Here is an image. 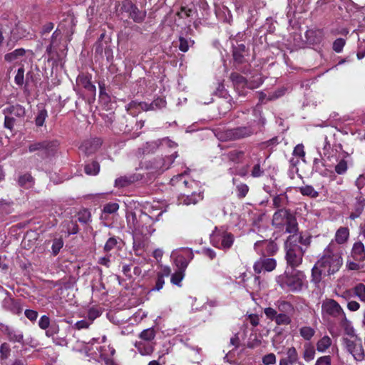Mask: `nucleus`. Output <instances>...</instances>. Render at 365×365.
Listing matches in <instances>:
<instances>
[{"mask_svg": "<svg viewBox=\"0 0 365 365\" xmlns=\"http://www.w3.org/2000/svg\"><path fill=\"white\" fill-rule=\"evenodd\" d=\"M163 212L161 211L154 218L143 212L136 213L133 211H128L126 212L127 227L133 235L134 245L140 247L155 232L154 224L159 220Z\"/></svg>", "mask_w": 365, "mask_h": 365, "instance_id": "1", "label": "nucleus"}, {"mask_svg": "<svg viewBox=\"0 0 365 365\" xmlns=\"http://www.w3.org/2000/svg\"><path fill=\"white\" fill-rule=\"evenodd\" d=\"M341 255V247L331 241L312 268V281L317 284L320 282L322 274L330 275L338 272L343 264Z\"/></svg>", "mask_w": 365, "mask_h": 365, "instance_id": "2", "label": "nucleus"}, {"mask_svg": "<svg viewBox=\"0 0 365 365\" xmlns=\"http://www.w3.org/2000/svg\"><path fill=\"white\" fill-rule=\"evenodd\" d=\"M255 118L249 122L248 125L240 126L232 129H217L215 136L221 141L236 140L247 138L257 133V128L264 124V119L261 116V111L254 109Z\"/></svg>", "mask_w": 365, "mask_h": 365, "instance_id": "3", "label": "nucleus"}, {"mask_svg": "<svg viewBox=\"0 0 365 365\" xmlns=\"http://www.w3.org/2000/svg\"><path fill=\"white\" fill-rule=\"evenodd\" d=\"M276 282L282 289L292 292H299L307 287L306 275L295 269H286L276 277Z\"/></svg>", "mask_w": 365, "mask_h": 365, "instance_id": "4", "label": "nucleus"}, {"mask_svg": "<svg viewBox=\"0 0 365 365\" xmlns=\"http://www.w3.org/2000/svg\"><path fill=\"white\" fill-rule=\"evenodd\" d=\"M272 225L290 234H295L298 230V225L295 217L287 210L279 209L274 212L272 217Z\"/></svg>", "mask_w": 365, "mask_h": 365, "instance_id": "5", "label": "nucleus"}, {"mask_svg": "<svg viewBox=\"0 0 365 365\" xmlns=\"http://www.w3.org/2000/svg\"><path fill=\"white\" fill-rule=\"evenodd\" d=\"M294 236H289L284 243L286 250L285 259L287 263L292 269L299 267L302 262L305 250L300 245L294 243Z\"/></svg>", "mask_w": 365, "mask_h": 365, "instance_id": "6", "label": "nucleus"}, {"mask_svg": "<svg viewBox=\"0 0 365 365\" xmlns=\"http://www.w3.org/2000/svg\"><path fill=\"white\" fill-rule=\"evenodd\" d=\"M353 339L343 338L342 344L346 351L349 352L356 361L361 362L365 359V351L362 346L361 339L354 334V329L348 332Z\"/></svg>", "mask_w": 365, "mask_h": 365, "instance_id": "7", "label": "nucleus"}, {"mask_svg": "<svg viewBox=\"0 0 365 365\" xmlns=\"http://www.w3.org/2000/svg\"><path fill=\"white\" fill-rule=\"evenodd\" d=\"M318 153L322 158V164L324 167L331 168L334 165V159L336 160L337 149L331 147L330 143L327 136L323 137L318 143Z\"/></svg>", "mask_w": 365, "mask_h": 365, "instance_id": "8", "label": "nucleus"}, {"mask_svg": "<svg viewBox=\"0 0 365 365\" xmlns=\"http://www.w3.org/2000/svg\"><path fill=\"white\" fill-rule=\"evenodd\" d=\"M5 115L4 126L12 130L16 119L23 120L26 115V109L19 104L9 105L4 109Z\"/></svg>", "mask_w": 365, "mask_h": 365, "instance_id": "9", "label": "nucleus"}, {"mask_svg": "<svg viewBox=\"0 0 365 365\" xmlns=\"http://www.w3.org/2000/svg\"><path fill=\"white\" fill-rule=\"evenodd\" d=\"M230 78L240 96L246 95L245 88L255 89L262 83V80L260 77H257V80L253 82L247 81L242 76L237 73H232Z\"/></svg>", "mask_w": 365, "mask_h": 365, "instance_id": "10", "label": "nucleus"}, {"mask_svg": "<svg viewBox=\"0 0 365 365\" xmlns=\"http://www.w3.org/2000/svg\"><path fill=\"white\" fill-rule=\"evenodd\" d=\"M211 242L215 247L227 250L232 247L234 242V237L225 230L216 228L211 235Z\"/></svg>", "mask_w": 365, "mask_h": 365, "instance_id": "11", "label": "nucleus"}, {"mask_svg": "<svg viewBox=\"0 0 365 365\" xmlns=\"http://www.w3.org/2000/svg\"><path fill=\"white\" fill-rule=\"evenodd\" d=\"M192 251L187 247H182L172 252L171 257L178 269H186L190 262L193 259Z\"/></svg>", "mask_w": 365, "mask_h": 365, "instance_id": "12", "label": "nucleus"}, {"mask_svg": "<svg viewBox=\"0 0 365 365\" xmlns=\"http://www.w3.org/2000/svg\"><path fill=\"white\" fill-rule=\"evenodd\" d=\"M322 313L334 318L346 319L345 313L338 302L331 299H327L322 302Z\"/></svg>", "mask_w": 365, "mask_h": 365, "instance_id": "13", "label": "nucleus"}, {"mask_svg": "<svg viewBox=\"0 0 365 365\" xmlns=\"http://www.w3.org/2000/svg\"><path fill=\"white\" fill-rule=\"evenodd\" d=\"M160 145L175 147L176 144L168 138H163L161 140L147 142L141 148H140V151L143 155L150 154L156 150Z\"/></svg>", "mask_w": 365, "mask_h": 365, "instance_id": "14", "label": "nucleus"}, {"mask_svg": "<svg viewBox=\"0 0 365 365\" xmlns=\"http://www.w3.org/2000/svg\"><path fill=\"white\" fill-rule=\"evenodd\" d=\"M276 266L277 262L274 259L262 257L255 262L253 268L255 273L260 274L262 272H272Z\"/></svg>", "mask_w": 365, "mask_h": 365, "instance_id": "15", "label": "nucleus"}, {"mask_svg": "<svg viewBox=\"0 0 365 365\" xmlns=\"http://www.w3.org/2000/svg\"><path fill=\"white\" fill-rule=\"evenodd\" d=\"M255 250L262 255H273L277 250V245L268 240H259L255 243Z\"/></svg>", "mask_w": 365, "mask_h": 365, "instance_id": "16", "label": "nucleus"}, {"mask_svg": "<svg viewBox=\"0 0 365 365\" xmlns=\"http://www.w3.org/2000/svg\"><path fill=\"white\" fill-rule=\"evenodd\" d=\"M178 154L175 153L167 156L165 158H159L155 160L153 165L150 168L157 172H163L169 168L170 165L173 163L174 160L177 158Z\"/></svg>", "mask_w": 365, "mask_h": 365, "instance_id": "17", "label": "nucleus"}, {"mask_svg": "<svg viewBox=\"0 0 365 365\" xmlns=\"http://www.w3.org/2000/svg\"><path fill=\"white\" fill-rule=\"evenodd\" d=\"M91 79L90 75L81 73L76 78V83L77 86L84 88L92 94H95L96 91V86L92 84Z\"/></svg>", "mask_w": 365, "mask_h": 365, "instance_id": "18", "label": "nucleus"}, {"mask_svg": "<svg viewBox=\"0 0 365 365\" xmlns=\"http://www.w3.org/2000/svg\"><path fill=\"white\" fill-rule=\"evenodd\" d=\"M351 255L356 262H364L365 260V247L364 244L360 241L354 242Z\"/></svg>", "mask_w": 365, "mask_h": 365, "instance_id": "19", "label": "nucleus"}, {"mask_svg": "<svg viewBox=\"0 0 365 365\" xmlns=\"http://www.w3.org/2000/svg\"><path fill=\"white\" fill-rule=\"evenodd\" d=\"M203 198V195L201 192H193L191 195H185L183 194L180 195L178 198V201L180 204H183L185 205H195Z\"/></svg>", "mask_w": 365, "mask_h": 365, "instance_id": "20", "label": "nucleus"}, {"mask_svg": "<svg viewBox=\"0 0 365 365\" xmlns=\"http://www.w3.org/2000/svg\"><path fill=\"white\" fill-rule=\"evenodd\" d=\"M141 178L139 175H125L118 178L115 180V186L116 187H124L128 186L131 183H133L138 180H139Z\"/></svg>", "mask_w": 365, "mask_h": 365, "instance_id": "21", "label": "nucleus"}, {"mask_svg": "<svg viewBox=\"0 0 365 365\" xmlns=\"http://www.w3.org/2000/svg\"><path fill=\"white\" fill-rule=\"evenodd\" d=\"M349 238V230L345 227H340L336 232L334 240H332L336 245L346 243Z\"/></svg>", "mask_w": 365, "mask_h": 365, "instance_id": "22", "label": "nucleus"}, {"mask_svg": "<svg viewBox=\"0 0 365 365\" xmlns=\"http://www.w3.org/2000/svg\"><path fill=\"white\" fill-rule=\"evenodd\" d=\"M135 347L143 356H149L154 351V344L152 342L143 341H136L135 343Z\"/></svg>", "mask_w": 365, "mask_h": 365, "instance_id": "23", "label": "nucleus"}, {"mask_svg": "<svg viewBox=\"0 0 365 365\" xmlns=\"http://www.w3.org/2000/svg\"><path fill=\"white\" fill-rule=\"evenodd\" d=\"M6 334L8 339L11 342H18L24 344V334L19 329L7 327L6 329Z\"/></svg>", "mask_w": 365, "mask_h": 365, "instance_id": "24", "label": "nucleus"}, {"mask_svg": "<svg viewBox=\"0 0 365 365\" xmlns=\"http://www.w3.org/2000/svg\"><path fill=\"white\" fill-rule=\"evenodd\" d=\"M315 348L310 342L304 343L302 349V357L307 362L314 360L315 357Z\"/></svg>", "mask_w": 365, "mask_h": 365, "instance_id": "25", "label": "nucleus"}, {"mask_svg": "<svg viewBox=\"0 0 365 365\" xmlns=\"http://www.w3.org/2000/svg\"><path fill=\"white\" fill-rule=\"evenodd\" d=\"M26 50L24 48H17L14 51L5 55V60L8 62H19L24 60Z\"/></svg>", "mask_w": 365, "mask_h": 365, "instance_id": "26", "label": "nucleus"}, {"mask_svg": "<svg viewBox=\"0 0 365 365\" xmlns=\"http://www.w3.org/2000/svg\"><path fill=\"white\" fill-rule=\"evenodd\" d=\"M227 159L235 164H240L245 159V153L243 150H233L226 154Z\"/></svg>", "mask_w": 365, "mask_h": 365, "instance_id": "27", "label": "nucleus"}, {"mask_svg": "<svg viewBox=\"0 0 365 365\" xmlns=\"http://www.w3.org/2000/svg\"><path fill=\"white\" fill-rule=\"evenodd\" d=\"M185 174V173H182V174L178 175L173 178L171 179L172 184L173 185H178V184L180 185V184L182 183V184H184V185L185 187H190L191 188H192L194 186L197 187V183L196 182H195L194 180H188L187 179H183Z\"/></svg>", "mask_w": 365, "mask_h": 365, "instance_id": "28", "label": "nucleus"}, {"mask_svg": "<svg viewBox=\"0 0 365 365\" xmlns=\"http://www.w3.org/2000/svg\"><path fill=\"white\" fill-rule=\"evenodd\" d=\"M246 46L244 44H239L233 48V58L234 60L241 63L244 61V57L246 53Z\"/></svg>", "mask_w": 365, "mask_h": 365, "instance_id": "29", "label": "nucleus"}, {"mask_svg": "<svg viewBox=\"0 0 365 365\" xmlns=\"http://www.w3.org/2000/svg\"><path fill=\"white\" fill-rule=\"evenodd\" d=\"M331 339L329 336H324L317 342V350L320 353H324L331 346Z\"/></svg>", "mask_w": 365, "mask_h": 365, "instance_id": "30", "label": "nucleus"}, {"mask_svg": "<svg viewBox=\"0 0 365 365\" xmlns=\"http://www.w3.org/2000/svg\"><path fill=\"white\" fill-rule=\"evenodd\" d=\"M336 160L334 159V165L331 167H334L335 172L339 175L344 174L348 168L347 162L344 158L339 159V156L336 155Z\"/></svg>", "mask_w": 365, "mask_h": 365, "instance_id": "31", "label": "nucleus"}, {"mask_svg": "<svg viewBox=\"0 0 365 365\" xmlns=\"http://www.w3.org/2000/svg\"><path fill=\"white\" fill-rule=\"evenodd\" d=\"M166 105V101L161 98L155 99L149 106L147 104H139L143 109L145 110H155L164 108Z\"/></svg>", "mask_w": 365, "mask_h": 365, "instance_id": "32", "label": "nucleus"}, {"mask_svg": "<svg viewBox=\"0 0 365 365\" xmlns=\"http://www.w3.org/2000/svg\"><path fill=\"white\" fill-rule=\"evenodd\" d=\"M3 307L14 313H19L21 312V309L19 307V306L16 303V302L11 299V297H6L4 298V299L2 302Z\"/></svg>", "mask_w": 365, "mask_h": 365, "instance_id": "33", "label": "nucleus"}, {"mask_svg": "<svg viewBox=\"0 0 365 365\" xmlns=\"http://www.w3.org/2000/svg\"><path fill=\"white\" fill-rule=\"evenodd\" d=\"M60 38L61 32L58 30L55 31L52 34L51 43L46 48V51L50 56H51L54 52H56L55 49L58 45Z\"/></svg>", "mask_w": 365, "mask_h": 365, "instance_id": "34", "label": "nucleus"}, {"mask_svg": "<svg viewBox=\"0 0 365 365\" xmlns=\"http://www.w3.org/2000/svg\"><path fill=\"white\" fill-rule=\"evenodd\" d=\"M275 306L280 313L289 314L294 310L293 305L290 302L284 300L277 301Z\"/></svg>", "mask_w": 365, "mask_h": 365, "instance_id": "35", "label": "nucleus"}, {"mask_svg": "<svg viewBox=\"0 0 365 365\" xmlns=\"http://www.w3.org/2000/svg\"><path fill=\"white\" fill-rule=\"evenodd\" d=\"M130 16L134 21L140 23L144 20L145 17V13L140 11L135 6L131 5Z\"/></svg>", "mask_w": 365, "mask_h": 365, "instance_id": "36", "label": "nucleus"}, {"mask_svg": "<svg viewBox=\"0 0 365 365\" xmlns=\"http://www.w3.org/2000/svg\"><path fill=\"white\" fill-rule=\"evenodd\" d=\"M155 334L156 333L153 328H148L142 331L139 334V337L143 341L151 342L155 339Z\"/></svg>", "mask_w": 365, "mask_h": 365, "instance_id": "37", "label": "nucleus"}, {"mask_svg": "<svg viewBox=\"0 0 365 365\" xmlns=\"http://www.w3.org/2000/svg\"><path fill=\"white\" fill-rule=\"evenodd\" d=\"M299 334L300 336L307 341L311 340V339L314 336L315 334V330L309 326H304L302 327L299 330Z\"/></svg>", "mask_w": 365, "mask_h": 365, "instance_id": "38", "label": "nucleus"}, {"mask_svg": "<svg viewBox=\"0 0 365 365\" xmlns=\"http://www.w3.org/2000/svg\"><path fill=\"white\" fill-rule=\"evenodd\" d=\"M96 349L99 351L100 356L103 360L108 358V356H112L115 354V349L109 346H96Z\"/></svg>", "mask_w": 365, "mask_h": 365, "instance_id": "39", "label": "nucleus"}, {"mask_svg": "<svg viewBox=\"0 0 365 365\" xmlns=\"http://www.w3.org/2000/svg\"><path fill=\"white\" fill-rule=\"evenodd\" d=\"M185 271L183 269H178L175 273H173L171 276V282L173 284H175L178 287H181V282L185 277Z\"/></svg>", "mask_w": 365, "mask_h": 365, "instance_id": "40", "label": "nucleus"}, {"mask_svg": "<svg viewBox=\"0 0 365 365\" xmlns=\"http://www.w3.org/2000/svg\"><path fill=\"white\" fill-rule=\"evenodd\" d=\"M63 245L64 242L61 237L54 238L51 245L52 255L56 256L63 248Z\"/></svg>", "mask_w": 365, "mask_h": 365, "instance_id": "41", "label": "nucleus"}, {"mask_svg": "<svg viewBox=\"0 0 365 365\" xmlns=\"http://www.w3.org/2000/svg\"><path fill=\"white\" fill-rule=\"evenodd\" d=\"M274 322L277 325H289L292 322V319L289 314L279 313Z\"/></svg>", "mask_w": 365, "mask_h": 365, "instance_id": "42", "label": "nucleus"}, {"mask_svg": "<svg viewBox=\"0 0 365 365\" xmlns=\"http://www.w3.org/2000/svg\"><path fill=\"white\" fill-rule=\"evenodd\" d=\"M91 215L89 210L83 209L80 210L77 214V220L79 222L86 224L90 222Z\"/></svg>", "mask_w": 365, "mask_h": 365, "instance_id": "43", "label": "nucleus"}, {"mask_svg": "<svg viewBox=\"0 0 365 365\" xmlns=\"http://www.w3.org/2000/svg\"><path fill=\"white\" fill-rule=\"evenodd\" d=\"M299 192L305 196H309L310 197H317L319 195L317 191H316L314 187L311 185H305L303 187H300Z\"/></svg>", "mask_w": 365, "mask_h": 365, "instance_id": "44", "label": "nucleus"}, {"mask_svg": "<svg viewBox=\"0 0 365 365\" xmlns=\"http://www.w3.org/2000/svg\"><path fill=\"white\" fill-rule=\"evenodd\" d=\"M100 170V165L97 162H92L85 166V172L87 175H96Z\"/></svg>", "mask_w": 365, "mask_h": 365, "instance_id": "45", "label": "nucleus"}, {"mask_svg": "<svg viewBox=\"0 0 365 365\" xmlns=\"http://www.w3.org/2000/svg\"><path fill=\"white\" fill-rule=\"evenodd\" d=\"M354 293L361 302H365V285L362 283L357 284L354 288Z\"/></svg>", "mask_w": 365, "mask_h": 365, "instance_id": "46", "label": "nucleus"}, {"mask_svg": "<svg viewBox=\"0 0 365 365\" xmlns=\"http://www.w3.org/2000/svg\"><path fill=\"white\" fill-rule=\"evenodd\" d=\"M179 49L182 52L187 51L189 48L194 44V41L191 40L190 38H185L182 36L179 38Z\"/></svg>", "mask_w": 365, "mask_h": 365, "instance_id": "47", "label": "nucleus"}, {"mask_svg": "<svg viewBox=\"0 0 365 365\" xmlns=\"http://www.w3.org/2000/svg\"><path fill=\"white\" fill-rule=\"evenodd\" d=\"M19 184L26 188L30 187L33 184V178L30 174H24L19 178Z\"/></svg>", "mask_w": 365, "mask_h": 365, "instance_id": "48", "label": "nucleus"}, {"mask_svg": "<svg viewBox=\"0 0 365 365\" xmlns=\"http://www.w3.org/2000/svg\"><path fill=\"white\" fill-rule=\"evenodd\" d=\"M49 146L50 143L48 142L35 143L29 145V150L34 152L36 150H48Z\"/></svg>", "mask_w": 365, "mask_h": 365, "instance_id": "49", "label": "nucleus"}, {"mask_svg": "<svg viewBox=\"0 0 365 365\" xmlns=\"http://www.w3.org/2000/svg\"><path fill=\"white\" fill-rule=\"evenodd\" d=\"M250 165L248 163L242 166H237L234 168L232 173L235 175H240L241 177H245L249 173Z\"/></svg>", "mask_w": 365, "mask_h": 365, "instance_id": "50", "label": "nucleus"}, {"mask_svg": "<svg viewBox=\"0 0 365 365\" xmlns=\"http://www.w3.org/2000/svg\"><path fill=\"white\" fill-rule=\"evenodd\" d=\"M286 357L287 359H289V361H292L294 362H297L298 360V354L297 351V349L294 347H289L286 349Z\"/></svg>", "mask_w": 365, "mask_h": 365, "instance_id": "51", "label": "nucleus"}, {"mask_svg": "<svg viewBox=\"0 0 365 365\" xmlns=\"http://www.w3.org/2000/svg\"><path fill=\"white\" fill-rule=\"evenodd\" d=\"M263 174L264 170L261 168L260 160H258L251 170V176L253 178H259L262 176Z\"/></svg>", "mask_w": 365, "mask_h": 365, "instance_id": "52", "label": "nucleus"}, {"mask_svg": "<svg viewBox=\"0 0 365 365\" xmlns=\"http://www.w3.org/2000/svg\"><path fill=\"white\" fill-rule=\"evenodd\" d=\"M47 117V111L45 109L40 110L36 117L35 122L37 126H42Z\"/></svg>", "mask_w": 365, "mask_h": 365, "instance_id": "53", "label": "nucleus"}, {"mask_svg": "<svg viewBox=\"0 0 365 365\" xmlns=\"http://www.w3.org/2000/svg\"><path fill=\"white\" fill-rule=\"evenodd\" d=\"M276 356L273 353L267 354L262 359V361L264 365H273L276 363Z\"/></svg>", "mask_w": 365, "mask_h": 365, "instance_id": "54", "label": "nucleus"}, {"mask_svg": "<svg viewBox=\"0 0 365 365\" xmlns=\"http://www.w3.org/2000/svg\"><path fill=\"white\" fill-rule=\"evenodd\" d=\"M249 191V187L246 184L241 183L237 186V195L240 198H243L246 196Z\"/></svg>", "mask_w": 365, "mask_h": 365, "instance_id": "55", "label": "nucleus"}, {"mask_svg": "<svg viewBox=\"0 0 365 365\" xmlns=\"http://www.w3.org/2000/svg\"><path fill=\"white\" fill-rule=\"evenodd\" d=\"M119 205L115 202H109L104 205L103 212L105 213L112 214L118 211Z\"/></svg>", "mask_w": 365, "mask_h": 365, "instance_id": "56", "label": "nucleus"}, {"mask_svg": "<svg viewBox=\"0 0 365 365\" xmlns=\"http://www.w3.org/2000/svg\"><path fill=\"white\" fill-rule=\"evenodd\" d=\"M14 81L18 86H22L24 82V68L23 66L19 68L14 78Z\"/></svg>", "mask_w": 365, "mask_h": 365, "instance_id": "57", "label": "nucleus"}, {"mask_svg": "<svg viewBox=\"0 0 365 365\" xmlns=\"http://www.w3.org/2000/svg\"><path fill=\"white\" fill-rule=\"evenodd\" d=\"M10 346L6 343H3L0 346V356L3 359H7L10 355Z\"/></svg>", "mask_w": 365, "mask_h": 365, "instance_id": "58", "label": "nucleus"}, {"mask_svg": "<svg viewBox=\"0 0 365 365\" xmlns=\"http://www.w3.org/2000/svg\"><path fill=\"white\" fill-rule=\"evenodd\" d=\"M117 243L118 240L115 237H110L105 244L104 250L106 252H110L114 249V247L117 245Z\"/></svg>", "mask_w": 365, "mask_h": 365, "instance_id": "59", "label": "nucleus"}, {"mask_svg": "<svg viewBox=\"0 0 365 365\" xmlns=\"http://www.w3.org/2000/svg\"><path fill=\"white\" fill-rule=\"evenodd\" d=\"M345 45L344 39L339 38L336 39L333 43V49L336 53H340Z\"/></svg>", "mask_w": 365, "mask_h": 365, "instance_id": "60", "label": "nucleus"}, {"mask_svg": "<svg viewBox=\"0 0 365 365\" xmlns=\"http://www.w3.org/2000/svg\"><path fill=\"white\" fill-rule=\"evenodd\" d=\"M101 312L96 308H91L88 312V319L92 323L101 315Z\"/></svg>", "mask_w": 365, "mask_h": 365, "instance_id": "61", "label": "nucleus"}, {"mask_svg": "<svg viewBox=\"0 0 365 365\" xmlns=\"http://www.w3.org/2000/svg\"><path fill=\"white\" fill-rule=\"evenodd\" d=\"M315 365H331V356L326 355L319 357L315 362Z\"/></svg>", "mask_w": 365, "mask_h": 365, "instance_id": "62", "label": "nucleus"}, {"mask_svg": "<svg viewBox=\"0 0 365 365\" xmlns=\"http://www.w3.org/2000/svg\"><path fill=\"white\" fill-rule=\"evenodd\" d=\"M264 313L268 319L274 321L275 320L278 314L277 310L272 307L265 308L264 310Z\"/></svg>", "mask_w": 365, "mask_h": 365, "instance_id": "63", "label": "nucleus"}, {"mask_svg": "<svg viewBox=\"0 0 365 365\" xmlns=\"http://www.w3.org/2000/svg\"><path fill=\"white\" fill-rule=\"evenodd\" d=\"M50 319L46 315L42 316L38 321V326L42 329H47L49 327Z\"/></svg>", "mask_w": 365, "mask_h": 365, "instance_id": "64", "label": "nucleus"}]
</instances>
